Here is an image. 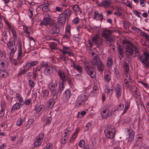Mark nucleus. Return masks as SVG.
Wrapping results in <instances>:
<instances>
[{
	"mask_svg": "<svg viewBox=\"0 0 149 149\" xmlns=\"http://www.w3.org/2000/svg\"><path fill=\"white\" fill-rule=\"evenodd\" d=\"M22 48V46L21 45L19 44L18 45V58H21L22 54V51L21 50Z\"/></svg>",
	"mask_w": 149,
	"mask_h": 149,
	"instance_id": "nucleus-43",
	"label": "nucleus"
},
{
	"mask_svg": "<svg viewBox=\"0 0 149 149\" xmlns=\"http://www.w3.org/2000/svg\"><path fill=\"white\" fill-rule=\"evenodd\" d=\"M113 32V30H104L102 32V36L106 39L112 38L111 34Z\"/></svg>",
	"mask_w": 149,
	"mask_h": 149,
	"instance_id": "nucleus-9",
	"label": "nucleus"
},
{
	"mask_svg": "<svg viewBox=\"0 0 149 149\" xmlns=\"http://www.w3.org/2000/svg\"><path fill=\"white\" fill-rule=\"evenodd\" d=\"M68 138L63 136L61 139V143L63 144H64L67 140Z\"/></svg>",
	"mask_w": 149,
	"mask_h": 149,
	"instance_id": "nucleus-61",
	"label": "nucleus"
},
{
	"mask_svg": "<svg viewBox=\"0 0 149 149\" xmlns=\"http://www.w3.org/2000/svg\"><path fill=\"white\" fill-rule=\"evenodd\" d=\"M71 26L70 25H68L66 27L65 33L64 38L69 39L71 35L70 30Z\"/></svg>",
	"mask_w": 149,
	"mask_h": 149,
	"instance_id": "nucleus-16",
	"label": "nucleus"
},
{
	"mask_svg": "<svg viewBox=\"0 0 149 149\" xmlns=\"http://www.w3.org/2000/svg\"><path fill=\"white\" fill-rule=\"evenodd\" d=\"M42 68V66L40 65H38L37 66L35 72H40Z\"/></svg>",
	"mask_w": 149,
	"mask_h": 149,
	"instance_id": "nucleus-56",
	"label": "nucleus"
},
{
	"mask_svg": "<svg viewBox=\"0 0 149 149\" xmlns=\"http://www.w3.org/2000/svg\"><path fill=\"white\" fill-rule=\"evenodd\" d=\"M57 70L56 67L55 66H49L45 68L44 71V74L46 75H49L52 74L53 71H56Z\"/></svg>",
	"mask_w": 149,
	"mask_h": 149,
	"instance_id": "nucleus-4",
	"label": "nucleus"
},
{
	"mask_svg": "<svg viewBox=\"0 0 149 149\" xmlns=\"http://www.w3.org/2000/svg\"><path fill=\"white\" fill-rule=\"evenodd\" d=\"M8 72L5 70H1L0 72V77H5L8 76Z\"/></svg>",
	"mask_w": 149,
	"mask_h": 149,
	"instance_id": "nucleus-35",
	"label": "nucleus"
},
{
	"mask_svg": "<svg viewBox=\"0 0 149 149\" xmlns=\"http://www.w3.org/2000/svg\"><path fill=\"white\" fill-rule=\"evenodd\" d=\"M71 95L70 91L69 90H67L64 92L63 96V100H68L70 98Z\"/></svg>",
	"mask_w": 149,
	"mask_h": 149,
	"instance_id": "nucleus-17",
	"label": "nucleus"
},
{
	"mask_svg": "<svg viewBox=\"0 0 149 149\" xmlns=\"http://www.w3.org/2000/svg\"><path fill=\"white\" fill-rule=\"evenodd\" d=\"M52 144L49 143L44 148V149H52Z\"/></svg>",
	"mask_w": 149,
	"mask_h": 149,
	"instance_id": "nucleus-64",
	"label": "nucleus"
},
{
	"mask_svg": "<svg viewBox=\"0 0 149 149\" xmlns=\"http://www.w3.org/2000/svg\"><path fill=\"white\" fill-rule=\"evenodd\" d=\"M108 110V109L106 108L105 110L102 111V112L101 113V116L103 119H106L108 117L111 116L112 115V113L111 111H109L107 114H105L107 112Z\"/></svg>",
	"mask_w": 149,
	"mask_h": 149,
	"instance_id": "nucleus-15",
	"label": "nucleus"
},
{
	"mask_svg": "<svg viewBox=\"0 0 149 149\" xmlns=\"http://www.w3.org/2000/svg\"><path fill=\"white\" fill-rule=\"evenodd\" d=\"M34 121V120L33 118H31L28 120V123L25 125L26 130L31 127V125L33 123Z\"/></svg>",
	"mask_w": 149,
	"mask_h": 149,
	"instance_id": "nucleus-33",
	"label": "nucleus"
},
{
	"mask_svg": "<svg viewBox=\"0 0 149 149\" xmlns=\"http://www.w3.org/2000/svg\"><path fill=\"white\" fill-rule=\"evenodd\" d=\"M104 133L106 137L108 138L113 139L114 137L116 134L114 127L111 125L108 126L104 130Z\"/></svg>",
	"mask_w": 149,
	"mask_h": 149,
	"instance_id": "nucleus-1",
	"label": "nucleus"
},
{
	"mask_svg": "<svg viewBox=\"0 0 149 149\" xmlns=\"http://www.w3.org/2000/svg\"><path fill=\"white\" fill-rule=\"evenodd\" d=\"M144 55L145 56L144 59L146 60L149 59V52L147 51L144 52H143Z\"/></svg>",
	"mask_w": 149,
	"mask_h": 149,
	"instance_id": "nucleus-53",
	"label": "nucleus"
},
{
	"mask_svg": "<svg viewBox=\"0 0 149 149\" xmlns=\"http://www.w3.org/2000/svg\"><path fill=\"white\" fill-rule=\"evenodd\" d=\"M131 88H132V91H133L135 94H138L139 93V92L138 91V90L136 87L133 86Z\"/></svg>",
	"mask_w": 149,
	"mask_h": 149,
	"instance_id": "nucleus-55",
	"label": "nucleus"
},
{
	"mask_svg": "<svg viewBox=\"0 0 149 149\" xmlns=\"http://www.w3.org/2000/svg\"><path fill=\"white\" fill-rule=\"evenodd\" d=\"M114 88L113 86H111L109 88H106L105 89V92L107 94H109L111 96L113 93V90Z\"/></svg>",
	"mask_w": 149,
	"mask_h": 149,
	"instance_id": "nucleus-27",
	"label": "nucleus"
},
{
	"mask_svg": "<svg viewBox=\"0 0 149 149\" xmlns=\"http://www.w3.org/2000/svg\"><path fill=\"white\" fill-rule=\"evenodd\" d=\"M100 60L99 59L93 58L91 60V63L92 65H97L98 64L99 61Z\"/></svg>",
	"mask_w": 149,
	"mask_h": 149,
	"instance_id": "nucleus-41",
	"label": "nucleus"
},
{
	"mask_svg": "<svg viewBox=\"0 0 149 149\" xmlns=\"http://www.w3.org/2000/svg\"><path fill=\"white\" fill-rule=\"evenodd\" d=\"M49 93V91L46 89L43 90L41 93L42 97L44 99L47 100L48 98Z\"/></svg>",
	"mask_w": 149,
	"mask_h": 149,
	"instance_id": "nucleus-21",
	"label": "nucleus"
},
{
	"mask_svg": "<svg viewBox=\"0 0 149 149\" xmlns=\"http://www.w3.org/2000/svg\"><path fill=\"white\" fill-rule=\"evenodd\" d=\"M43 137V134H39V137L37 138L34 143V146L35 147H38L40 145Z\"/></svg>",
	"mask_w": 149,
	"mask_h": 149,
	"instance_id": "nucleus-13",
	"label": "nucleus"
},
{
	"mask_svg": "<svg viewBox=\"0 0 149 149\" xmlns=\"http://www.w3.org/2000/svg\"><path fill=\"white\" fill-rule=\"evenodd\" d=\"M79 131V128H77L74 133L73 134L72 138L71 139L70 142L72 141H73L76 138L77 134Z\"/></svg>",
	"mask_w": 149,
	"mask_h": 149,
	"instance_id": "nucleus-36",
	"label": "nucleus"
},
{
	"mask_svg": "<svg viewBox=\"0 0 149 149\" xmlns=\"http://www.w3.org/2000/svg\"><path fill=\"white\" fill-rule=\"evenodd\" d=\"M129 104H128L126 105V106H125V109L124 110L123 112L122 113V114H123L126 113V111L129 108Z\"/></svg>",
	"mask_w": 149,
	"mask_h": 149,
	"instance_id": "nucleus-62",
	"label": "nucleus"
},
{
	"mask_svg": "<svg viewBox=\"0 0 149 149\" xmlns=\"http://www.w3.org/2000/svg\"><path fill=\"white\" fill-rule=\"evenodd\" d=\"M2 109L0 111V117L1 118L3 117L5 113L4 110L5 109L6 107L4 105H2Z\"/></svg>",
	"mask_w": 149,
	"mask_h": 149,
	"instance_id": "nucleus-45",
	"label": "nucleus"
},
{
	"mask_svg": "<svg viewBox=\"0 0 149 149\" xmlns=\"http://www.w3.org/2000/svg\"><path fill=\"white\" fill-rule=\"evenodd\" d=\"M73 9L74 11H76L77 12H79L80 13H81V11L80 10V9L78 5H76L73 6Z\"/></svg>",
	"mask_w": 149,
	"mask_h": 149,
	"instance_id": "nucleus-46",
	"label": "nucleus"
},
{
	"mask_svg": "<svg viewBox=\"0 0 149 149\" xmlns=\"http://www.w3.org/2000/svg\"><path fill=\"white\" fill-rule=\"evenodd\" d=\"M38 63V61H33L31 62H28L25 64V67H26L28 70H29L33 66L37 65Z\"/></svg>",
	"mask_w": 149,
	"mask_h": 149,
	"instance_id": "nucleus-19",
	"label": "nucleus"
},
{
	"mask_svg": "<svg viewBox=\"0 0 149 149\" xmlns=\"http://www.w3.org/2000/svg\"><path fill=\"white\" fill-rule=\"evenodd\" d=\"M58 73L59 75L60 79L61 81L65 82L68 79V76L65 75L64 71L59 70L58 71Z\"/></svg>",
	"mask_w": 149,
	"mask_h": 149,
	"instance_id": "nucleus-12",
	"label": "nucleus"
},
{
	"mask_svg": "<svg viewBox=\"0 0 149 149\" xmlns=\"http://www.w3.org/2000/svg\"><path fill=\"white\" fill-rule=\"evenodd\" d=\"M66 18L61 13L59 15L58 19L57 22L61 24H64L65 23Z\"/></svg>",
	"mask_w": 149,
	"mask_h": 149,
	"instance_id": "nucleus-18",
	"label": "nucleus"
},
{
	"mask_svg": "<svg viewBox=\"0 0 149 149\" xmlns=\"http://www.w3.org/2000/svg\"><path fill=\"white\" fill-rule=\"evenodd\" d=\"M62 14L64 15L67 19H68L71 15V11L70 9H67L65 10Z\"/></svg>",
	"mask_w": 149,
	"mask_h": 149,
	"instance_id": "nucleus-25",
	"label": "nucleus"
},
{
	"mask_svg": "<svg viewBox=\"0 0 149 149\" xmlns=\"http://www.w3.org/2000/svg\"><path fill=\"white\" fill-rule=\"evenodd\" d=\"M97 65H98L97 68L99 70L101 71L103 70L104 68V65L101 61H99L98 64Z\"/></svg>",
	"mask_w": 149,
	"mask_h": 149,
	"instance_id": "nucleus-34",
	"label": "nucleus"
},
{
	"mask_svg": "<svg viewBox=\"0 0 149 149\" xmlns=\"http://www.w3.org/2000/svg\"><path fill=\"white\" fill-rule=\"evenodd\" d=\"M65 82H63L62 81H59V85L60 88V90L61 91H62L63 90L65 87L64 84Z\"/></svg>",
	"mask_w": 149,
	"mask_h": 149,
	"instance_id": "nucleus-51",
	"label": "nucleus"
},
{
	"mask_svg": "<svg viewBox=\"0 0 149 149\" xmlns=\"http://www.w3.org/2000/svg\"><path fill=\"white\" fill-rule=\"evenodd\" d=\"M111 78V75L109 73L106 74L104 76V81L107 82H109Z\"/></svg>",
	"mask_w": 149,
	"mask_h": 149,
	"instance_id": "nucleus-39",
	"label": "nucleus"
},
{
	"mask_svg": "<svg viewBox=\"0 0 149 149\" xmlns=\"http://www.w3.org/2000/svg\"><path fill=\"white\" fill-rule=\"evenodd\" d=\"M118 52L121 56L123 57L124 52L123 48L120 45H118Z\"/></svg>",
	"mask_w": 149,
	"mask_h": 149,
	"instance_id": "nucleus-30",
	"label": "nucleus"
},
{
	"mask_svg": "<svg viewBox=\"0 0 149 149\" xmlns=\"http://www.w3.org/2000/svg\"><path fill=\"white\" fill-rule=\"evenodd\" d=\"M138 60L140 61L143 66L146 68H149V61L148 60L144 59L143 57L141 55H139L138 57Z\"/></svg>",
	"mask_w": 149,
	"mask_h": 149,
	"instance_id": "nucleus-8",
	"label": "nucleus"
},
{
	"mask_svg": "<svg viewBox=\"0 0 149 149\" xmlns=\"http://www.w3.org/2000/svg\"><path fill=\"white\" fill-rule=\"evenodd\" d=\"M124 68H125V74L126 77H128V72L129 71V67L128 64H127L126 62H125V64L124 65Z\"/></svg>",
	"mask_w": 149,
	"mask_h": 149,
	"instance_id": "nucleus-24",
	"label": "nucleus"
},
{
	"mask_svg": "<svg viewBox=\"0 0 149 149\" xmlns=\"http://www.w3.org/2000/svg\"><path fill=\"white\" fill-rule=\"evenodd\" d=\"M33 74L34 75V78L35 79L37 80L41 79L42 75L40 72H33Z\"/></svg>",
	"mask_w": 149,
	"mask_h": 149,
	"instance_id": "nucleus-32",
	"label": "nucleus"
},
{
	"mask_svg": "<svg viewBox=\"0 0 149 149\" xmlns=\"http://www.w3.org/2000/svg\"><path fill=\"white\" fill-rule=\"evenodd\" d=\"M57 85V82L56 80H53L49 85V89L51 91L53 95L55 97H57V95H58L60 90H57L56 87Z\"/></svg>",
	"mask_w": 149,
	"mask_h": 149,
	"instance_id": "nucleus-2",
	"label": "nucleus"
},
{
	"mask_svg": "<svg viewBox=\"0 0 149 149\" xmlns=\"http://www.w3.org/2000/svg\"><path fill=\"white\" fill-rule=\"evenodd\" d=\"M113 64L112 57L111 56H109L107 58V65L109 68H111L112 65Z\"/></svg>",
	"mask_w": 149,
	"mask_h": 149,
	"instance_id": "nucleus-22",
	"label": "nucleus"
},
{
	"mask_svg": "<svg viewBox=\"0 0 149 149\" xmlns=\"http://www.w3.org/2000/svg\"><path fill=\"white\" fill-rule=\"evenodd\" d=\"M138 60L140 61L143 66L146 68H149V61L148 60L144 59L143 57L141 55H139L138 57Z\"/></svg>",
	"mask_w": 149,
	"mask_h": 149,
	"instance_id": "nucleus-7",
	"label": "nucleus"
},
{
	"mask_svg": "<svg viewBox=\"0 0 149 149\" xmlns=\"http://www.w3.org/2000/svg\"><path fill=\"white\" fill-rule=\"evenodd\" d=\"M87 99V97L86 95H80L78 96L76 100V104L78 107L83 105L85 104L86 101Z\"/></svg>",
	"mask_w": 149,
	"mask_h": 149,
	"instance_id": "nucleus-3",
	"label": "nucleus"
},
{
	"mask_svg": "<svg viewBox=\"0 0 149 149\" xmlns=\"http://www.w3.org/2000/svg\"><path fill=\"white\" fill-rule=\"evenodd\" d=\"M115 92L116 96L118 99L120 97L122 94V87L119 84L117 85L115 89Z\"/></svg>",
	"mask_w": 149,
	"mask_h": 149,
	"instance_id": "nucleus-14",
	"label": "nucleus"
},
{
	"mask_svg": "<svg viewBox=\"0 0 149 149\" xmlns=\"http://www.w3.org/2000/svg\"><path fill=\"white\" fill-rule=\"evenodd\" d=\"M110 2L109 0H104L100 3V5L104 6V8H106L110 5Z\"/></svg>",
	"mask_w": 149,
	"mask_h": 149,
	"instance_id": "nucleus-29",
	"label": "nucleus"
},
{
	"mask_svg": "<svg viewBox=\"0 0 149 149\" xmlns=\"http://www.w3.org/2000/svg\"><path fill=\"white\" fill-rule=\"evenodd\" d=\"M28 82L31 88L33 87L34 86L35 83L31 79L28 80Z\"/></svg>",
	"mask_w": 149,
	"mask_h": 149,
	"instance_id": "nucleus-54",
	"label": "nucleus"
},
{
	"mask_svg": "<svg viewBox=\"0 0 149 149\" xmlns=\"http://www.w3.org/2000/svg\"><path fill=\"white\" fill-rule=\"evenodd\" d=\"M98 92V88L97 86H94L93 88L92 92L94 93H97Z\"/></svg>",
	"mask_w": 149,
	"mask_h": 149,
	"instance_id": "nucleus-60",
	"label": "nucleus"
},
{
	"mask_svg": "<svg viewBox=\"0 0 149 149\" xmlns=\"http://www.w3.org/2000/svg\"><path fill=\"white\" fill-rule=\"evenodd\" d=\"M43 19L51 21L50 15L47 13H46L45 14Z\"/></svg>",
	"mask_w": 149,
	"mask_h": 149,
	"instance_id": "nucleus-52",
	"label": "nucleus"
},
{
	"mask_svg": "<svg viewBox=\"0 0 149 149\" xmlns=\"http://www.w3.org/2000/svg\"><path fill=\"white\" fill-rule=\"evenodd\" d=\"M107 40L106 41V43L107 46H110L111 45V42L113 41V39L112 38H109L108 39H106Z\"/></svg>",
	"mask_w": 149,
	"mask_h": 149,
	"instance_id": "nucleus-50",
	"label": "nucleus"
},
{
	"mask_svg": "<svg viewBox=\"0 0 149 149\" xmlns=\"http://www.w3.org/2000/svg\"><path fill=\"white\" fill-rule=\"evenodd\" d=\"M57 44L54 42H51L49 44V47L53 49H56V48Z\"/></svg>",
	"mask_w": 149,
	"mask_h": 149,
	"instance_id": "nucleus-48",
	"label": "nucleus"
},
{
	"mask_svg": "<svg viewBox=\"0 0 149 149\" xmlns=\"http://www.w3.org/2000/svg\"><path fill=\"white\" fill-rule=\"evenodd\" d=\"M25 117L22 118L20 117L16 123V125L17 126H19L22 125V123L25 121Z\"/></svg>",
	"mask_w": 149,
	"mask_h": 149,
	"instance_id": "nucleus-37",
	"label": "nucleus"
},
{
	"mask_svg": "<svg viewBox=\"0 0 149 149\" xmlns=\"http://www.w3.org/2000/svg\"><path fill=\"white\" fill-rule=\"evenodd\" d=\"M141 36H144L145 37L146 40L148 42L149 41V35L144 32H141L140 33Z\"/></svg>",
	"mask_w": 149,
	"mask_h": 149,
	"instance_id": "nucleus-47",
	"label": "nucleus"
},
{
	"mask_svg": "<svg viewBox=\"0 0 149 149\" xmlns=\"http://www.w3.org/2000/svg\"><path fill=\"white\" fill-rule=\"evenodd\" d=\"M44 109L45 107L43 105L38 104L36 105L35 110L38 113L40 112H43Z\"/></svg>",
	"mask_w": 149,
	"mask_h": 149,
	"instance_id": "nucleus-20",
	"label": "nucleus"
},
{
	"mask_svg": "<svg viewBox=\"0 0 149 149\" xmlns=\"http://www.w3.org/2000/svg\"><path fill=\"white\" fill-rule=\"evenodd\" d=\"M85 144V142L84 140H81L79 142V145L81 147H83Z\"/></svg>",
	"mask_w": 149,
	"mask_h": 149,
	"instance_id": "nucleus-59",
	"label": "nucleus"
},
{
	"mask_svg": "<svg viewBox=\"0 0 149 149\" xmlns=\"http://www.w3.org/2000/svg\"><path fill=\"white\" fill-rule=\"evenodd\" d=\"M69 51L70 49L69 48L65 47H63V49L61 50V52L64 55L66 53H69Z\"/></svg>",
	"mask_w": 149,
	"mask_h": 149,
	"instance_id": "nucleus-42",
	"label": "nucleus"
},
{
	"mask_svg": "<svg viewBox=\"0 0 149 149\" xmlns=\"http://www.w3.org/2000/svg\"><path fill=\"white\" fill-rule=\"evenodd\" d=\"M49 26L50 27L49 29V32L50 33L54 34L59 33L60 30L57 27V25L56 23L53 22Z\"/></svg>",
	"mask_w": 149,
	"mask_h": 149,
	"instance_id": "nucleus-6",
	"label": "nucleus"
},
{
	"mask_svg": "<svg viewBox=\"0 0 149 149\" xmlns=\"http://www.w3.org/2000/svg\"><path fill=\"white\" fill-rule=\"evenodd\" d=\"M8 63L6 61H0V69L5 68L7 67Z\"/></svg>",
	"mask_w": 149,
	"mask_h": 149,
	"instance_id": "nucleus-26",
	"label": "nucleus"
},
{
	"mask_svg": "<svg viewBox=\"0 0 149 149\" xmlns=\"http://www.w3.org/2000/svg\"><path fill=\"white\" fill-rule=\"evenodd\" d=\"M91 40L95 44L98 45H100L103 41L102 39L100 38L98 35H95L92 37Z\"/></svg>",
	"mask_w": 149,
	"mask_h": 149,
	"instance_id": "nucleus-10",
	"label": "nucleus"
},
{
	"mask_svg": "<svg viewBox=\"0 0 149 149\" xmlns=\"http://www.w3.org/2000/svg\"><path fill=\"white\" fill-rule=\"evenodd\" d=\"M125 49L127 55H130L133 57H135V55H134L133 53L134 52L133 48L131 46L126 45L125 47Z\"/></svg>",
	"mask_w": 149,
	"mask_h": 149,
	"instance_id": "nucleus-11",
	"label": "nucleus"
},
{
	"mask_svg": "<svg viewBox=\"0 0 149 149\" xmlns=\"http://www.w3.org/2000/svg\"><path fill=\"white\" fill-rule=\"evenodd\" d=\"M79 18L78 17H76L74 18V19L72 21V22L74 24H76L79 23Z\"/></svg>",
	"mask_w": 149,
	"mask_h": 149,
	"instance_id": "nucleus-57",
	"label": "nucleus"
},
{
	"mask_svg": "<svg viewBox=\"0 0 149 149\" xmlns=\"http://www.w3.org/2000/svg\"><path fill=\"white\" fill-rule=\"evenodd\" d=\"M124 107V106L123 104H119L118 106L117 107L116 109H115L114 112H115L116 111H120L123 109Z\"/></svg>",
	"mask_w": 149,
	"mask_h": 149,
	"instance_id": "nucleus-49",
	"label": "nucleus"
},
{
	"mask_svg": "<svg viewBox=\"0 0 149 149\" xmlns=\"http://www.w3.org/2000/svg\"><path fill=\"white\" fill-rule=\"evenodd\" d=\"M7 45L9 49H10L16 46L14 41L11 40L9 41L8 42L7 44Z\"/></svg>",
	"mask_w": 149,
	"mask_h": 149,
	"instance_id": "nucleus-31",
	"label": "nucleus"
},
{
	"mask_svg": "<svg viewBox=\"0 0 149 149\" xmlns=\"http://www.w3.org/2000/svg\"><path fill=\"white\" fill-rule=\"evenodd\" d=\"M24 27L23 28V30H24V32L25 33H26V35L27 36H29L30 35V33L28 31V29H27V27H26L25 26H24Z\"/></svg>",
	"mask_w": 149,
	"mask_h": 149,
	"instance_id": "nucleus-63",
	"label": "nucleus"
},
{
	"mask_svg": "<svg viewBox=\"0 0 149 149\" xmlns=\"http://www.w3.org/2000/svg\"><path fill=\"white\" fill-rule=\"evenodd\" d=\"M28 70L27 68H25L21 70L18 74V75L19 76L25 74L27 72Z\"/></svg>",
	"mask_w": 149,
	"mask_h": 149,
	"instance_id": "nucleus-44",
	"label": "nucleus"
},
{
	"mask_svg": "<svg viewBox=\"0 0 149 149\" xmlns=\"http://www.w3.org/2000/svg\"><path fill=\"white\" fill-rule=\"evenodd\" d=\"M71 67L74 69H76L77 71L80 73H81L82 70V69L81 67L79 65L76 64L75 63H73L71 65Z\"/></svg>",
	"mask_w": 149,
	"mask_h": 149,
	"instance_id": "nucleus-23",
	"label": "nucleus"
},
{
	"mask_svg": "<svg viewBox=\"0 0 149 149\" xmlns=\"http://www.w3.org/2000/svg\"><path fill=\"white\" fill-rule=\"evenodd\" d=\"M71 130L69 128H67L65 130L64 132V135L63 136L67 138H68V135L69 134V133Z\"/></svg>",
	"mask_w": 149,
	"mask_h": 149,
	"instance_id": "nucleus-40",
	"label": "nucleus"
},
{
	"mask_svg": "<svg viewBox=\"0 0 149 149\" xmlns=\"http://www.w3.org/2000/svg\"><path fill=\"white\" fill-rule=\"evenodd\" d=\"M85 70L87 73L92 78H95L96 77V73L93 70L92 68L86 65Z\"/></svg>",
	"mask_w": 149,
	"mask_h": 149,
	"instance_id": "nucleus-5",
	"label": "nucleus"
},
{
	"mask_svg": "<svg viewBox=\"0 0 149 149\" xmlns=\"http://www.w3.org/2000/svg\"><path fill=\"white\" fill-rule=\"evenodd\" d=\"M20 107V104L18 103H16L13 106V108H14L16 110L19 109Z\"/></svg>",
	"mask_w": 149,
	"mask_h": 149,
	"instance_id": "nucleus-58",
	"label": "nucleus"
},
{
	"mask_svg": "<svg viewBox=\"0 0 149 149\" xmlns=\"http://www.w3.org/2000/svg\"><path fill=\"white\" fill-rule=\"evenodd\" d=\"M52 23L53 22H52L51 21L43 19L40 23V25H41L47 26L49 24L50 26Z\"/></svg>",
	"mask_w": 149,
	"mask_h": 149,
	"instance_id": "nucleus-28",
	"label": "nucleus"
},
{
	"mask_svg": "<svg viewBox=\"0 0 149 149\" xmlns=\"http://www.w3.org/2000/svg\"><path fill=\"white\" fill-rule=\"evenodd\" d=\"M17 50L16 46H14L11 49V51L10 53V58H12L13 56V54Z\"/></svg>",
	"mask_w": 149,
	"mask_h": 149,
	"instance_id": "nucleus-38",
	"label": "nucleus"
}]
</instances>
